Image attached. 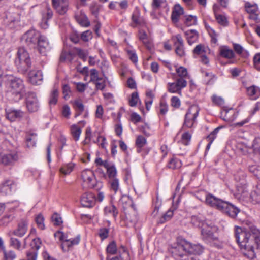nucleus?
Here are the masks:
<instances>
[{
    "label": "nucleus",
    "instance_id": "64",
    "mask_svg": "<svg viewBox=\"0 0 260 260\" xmlns=\"http://www.w3.org/2000/svg\"><path fill=\"white\" fill-rule=\"evenodd\" d=\"M253 63L255 69L260 71V53L256 54L253 57Z\"/></svg>",
    "mask_w": 260,
    "mask_h": 260
},
{
    "label": "nucleus",
    "instance_id": "19",
    "mask_svg": "<svg viewBox=\"0 0 260 260\" xmlns=\"http://www.w3.org/2000/svg\"><path fill=\"white\" fill-rule=\"evenodd\" d=\"M28 76L30 82L34 85H40L43 81V74L40 70L30 71Z\"/></svg>",
    "mask_w": 260,
    "mask_h": 260
},
{
    "label": "nucleus",
    "instance_id": "52",
    "mask_svg": "<svg viewBox=\"0 0 260 260\" xmlns=\"http://www.w3.org/2000/svg\"><path fill=\"white\" fill-rule=\"evenodd\" d=\"M127 55L129 59L134 63L138 62V57L136 54V51L134 50L126 49Z\"/></svg>",
    "mask_w": 260,
    "mask_h": 260
},
{
    "label": "nucleus",
    "instance_id": "54",
    "mask_svg": "<svg viewBox=\"0 0 260 260\" xmlns=\"http://www.w3.org/2000/svg\"><path fill=\"white\" fill-rule=\"evenodd\" d=\"M3 252L5 260H14L16 258V254L13 250L7 251L5 249Z\"/></svg>",
    "mask_w": 260,
    "mask_h": 260
},
{
    "label": "nucleus",
    "instance_id": "50",
    "mask_svg": "<svg viewBox=\"0 0 260 260\" xmlns=\"http://www.w3.org/2000/svg\"><path fill=\"white\" fill-rule=\"evenodd\" d=\"M253 230L254 231L253 242L257 245V248L260 249V231L256 226Z\"/></svg>",
    "mask_w": 260,
    "mask_h": 260
},
{
    "label": "nucleus",
    "instance_id": "8",
    "mask_svg": "<svg viewBox=\"0 0 260 260\" xmlns=\"http://www.w3.org/2000/svg\"><path fill=\"white\" fill-rule=\"evenodd\" d=\"M199 111V108L196 106H191L188 109L185 116L183 127L191 128L193 126L198 116Z\"/></svg>",
    "mask_w": 260,
    "mask_h": 260
},
{
    "label": "nucleus",
    "instance_id": "29",
    "mask_svg": "<svg viewBox=\"0 0 260 260\" xmlns=\"http://www.w3.org/2000/svg\"><path fill=\"white\" fill-rule=\"evenodd\" d=\"M220 55L222 57L228 59H232L235 56L234 51L226 46L220 48Z\"/></svg>",
    "mask_w": 260,
    "mask_h": 260
},
{
    "label": "nucleus",
    "instance_id": "35",
    "mask_svg": "<svg viewBox=\"0 0 260 260\" xmlns=\"http://www.w3.org/2000/svg\"><path fill=\"white\" fill-rule=\"evenodd\" d=\"M73 106L76 111V117L80 115L84 110V106L80 100H75L73 102Z\"/></svg>",
    "mask_w": 260,
    "mask_h": 260
},
{
    "label": "nucleus",
    "instance_id": "3",
    "mask_svg": "<svg viewBox=\"0 0 260 260\" xmlns=\"http://www.w3.org/2000/svg\"><path fill=\"white\" fill-rule=\"evenodd\" d=\"M15 63L18 72L22 74L25 73L31 68V61L29 54L24 48L18 49Z\"/></svg>",
    "mask_w": 260,
    "mask_h": 260
},
{
    "label": "nucleus",
    "instance_id": "43",
    "mask_svg": "<svg viewBox=\"0 0 260 260\" xmlns=\"http://www.w3.org/2000/svg\"><path fill=\"white\" fill-rule=\"evenodd\" d=\"M90 82L94 83L97 81L102 80V78L99 76V72L95 69H92L90 71Z\"/></svg>",
    "mask_w": 260,
    "mask_h": 260
},
{
    "label": "nucleus",
    "instance_id": "21",
    "mask_svg": "<svg viewBox=\"0 0 260 260\" xmlns=\"http://www.w3.org/2000/svg\"><path fill=\"white\" fill-rule=\"evenodd\" d=\"M221 117L225 121L232 122L236 118L237 113L233 108L227 109L224 108L221 112Z\"/></svg>",
    "mask_w": 260,
    "mask_h": 260
},
{
    "label": "nucleus",
    "instance_id": "25",
    "mask_svg": "<svg viewBox=\"0 0 260 260\" xmlns=\"http://www.w3.org/2000/svg\"><path fill=\"white\" fill-rule=\"evenodd\" d=\"M247 92L249 98L252 100H255L260 96V88L255 85L247 87Z\"/></svg>",
    "mask_w": 260,
    "mask_h": 260
},
{
    "label": "nucleus",
    "instance_id": "26",
    "mask_svg": "<svg viewBox=\"0 0 260 260\" xmlns=\"http://www.w3.org/2000/svg\"><path fill=\"white\" fill-rule=\"evenodd\" d=\"M185 35L186 37L187 42L190 45L196 42L198 40L199 34L194 29H190L185 31Z\"/></svg>",
    "mask_w": 260,
    "mask_h": 260
},
{
    "label": "nucleus",
    "instance_id": "36",
    "mask_svg": "<svg viewBox=\"0 0 260 260\" xmlns=\"http://www.w3.org/2000/svg\"><path fill=\"white\" fill-rule=\"evenodd\" d=\"M37 141V134L32 133L28 135L26 138V145L28 148L35 146Z\"/></svg>",
    "mask_w": 260,
    "mask_h": 260
},
{
    "label": "nucleus",
    "instance_id": "5",
    "mask_svg": "<svg viewBox=\"0 0 260 260\" xmlns=\"http://www.w3.org/2000/svg\"><path fill=\"white\" fill-rule=\"evenodd\" d=\"M55 237L58 238L60 241H62L61 245L63 251H67L74 245L78 244L80 241V236H78L76 238L68 239L67 236L61 231H57L54 234Z\"/></svg>",
    "mask_w": 260,
    "mask_h": 260
},
{
    "label": "nucleus",
    "instance_id": "22",
    "mask_svg": "<svg viewBox=\"0 0 260 260\" xmlns=\"http://www.w3.org/2000/svg\"><path fill=\"white\" fill-rule=\"evenodd\" d=\"M75 18L76 21L82 26L87 27L90 26V21L85 15L82 11L77 12L75 13Z\"/></svg>",
    "mask_w": 260,
    "mask_h": 260
},
{
    "label": "nucleus",
    "instance_id": "16",
    "mask_svg": "<svg viewBox=\"0 0 260 260\" xmlns=\"http://www.w3.org/2000/svg\"><path fill=\"white\" fill-rule=\"evenodd\" d=\"M224 201L216 198L212 194L209 193L206 197V203L208 205L214 207L218 210H220Z\"/></svg>",
    "mask_w": 260,
    "mask_h": 260
},
{
    "label": "nucleus",
    "instance_id": "57",
    "mask_svg": "<svg viewBox=\"0 0 260 260\" xmlns=\"http://www.w3.org/2000/svg\"><path fill=\"white\" fill-rule=\"evenodd\" d=\"M42 242L40 238H37L33 239L30 243V246L31 247L33 251H38L40 248Z\"/></svg>",
    "mask_w": 260,
    "mask_h": 260
},
{
    "label": "nucleus",
    "instance_id": "9",
    "mask_svg": "<svg viewBox=\"0 0 260 260\" xmlns=\"http://www.w3.org/2000/svg\"><path fill=\"white\" fill-rule=\"evenodd\" d=\"M41 36L39 31L35 29H30L22 36V40L28 46L35 47Z\"/></svg>",
    "mask_w": 260,
    "mask_h": 260
},
{
    "label": "nucleus",
    "instance_id": "39",
    "mask_svg": "<svg viewBox=\"0 0 260 260\" xmlns=\"http://www.w3.org/2000/svg\"><path fill=\"white\" fill-rule=\"evenodd\" d=\"M21 242L16 238L10 237V246L17 250H21Z\"/></svg>",
    "mask_w": 260,
    "mask_h": 260
},
{
    "label": "nucleus",
    "instance_id": "44",
    "mask_svg": "<svg viewBox=\"0 0 260 260\" xmlns=\"http://www.w3.org/2000/svg\"><path fill=\"white\" fill-rule=\"evenodd\" d=\"M74 164L69 163L63 165L60 169V171L62 174L68 175L70 174L73 170Z\"/></svg>",
    "mask_w": 260,
    "mask_h": 260
},
{
    "label": "nucleus",
    "instance_id": "1",
    "mask_svg": "<svg viewBox=\"0 0 260 260\" xmlns=\"http://www.w3.org/2000/svg\"><path fill=\"white\" fill-rule=\"evenodd\" d=\"M253 229H255V226L249 223L247 227L241 228L236 226L235 229V237L241 252L245 257L250 259L256 257L253 242Z\"/></svg>",
    "mask_w": 260,
    "mask_h": 260
},
{
    "label": "nucleus",
    "instance_id": "48",
    "mask_svg": "<svg viewBox=\"0 0 260 260\" xmlns=\"http://www.w3.org/2000/svg\"><path fill=\"white\" fill-rule=\"evenodd\" d=\"M106 214H112L113 217L116 218L118 214V211L116 207L114 205L107 206L104 209Z\"/></svg>",
    "mask_w": 260,
    "mask_h": 260
},
{
    "label": "nucleus",
    "instance_id": "53",
    "mask_svg": "<svg viewBox=\"0 0 260 260\" xmlns=\"http://www.w3.org/2000/svg\"><path fill=\"white\" fill-rule=\"evenodd\" d=\"M176 73L180 78H186L188 77L187 69L183 67H180L176 69Z\"/></svg>",
    "mask_w": 260,
    "mask_h": 260
},
{
    "label": "nucleus",
    "instance_id": "6",
    "mask_svg": "<svg viewBox=\"0 0 260 260\" xmlns=\"http://www.w3.org/2000/svg\"><path fill=\"white\" fill-rule=\"evenodd\" d=\"M25 103L26 109L29 113L36 112L40 108L39 100L36 94L33 92H29L27 94Z\"/></svg>",
    "mask_w": 260,
    "mask_h": 260
},
{
    "label": "nucleus",
    "instance_id": "59",
    "mask_svg": "<svg viewBox=\"0 0 260 260\" xmlns=\"http://www.w3.org/2000/svg\"><path fill=\"white\" fill-rule=\"evenodd\" d=\"M107 253L111 254H114L117 251V247L116 243L114 241H112L109 244L107 247Z\"/></svg>",
    "mask_w": 260,
    "mask_h": 260
},
{
    "label": "nucleus",
    "instance_id": "27",
    "mask_svg": "<svg viewBox=\"0 0 260 260\" xmlns=\"http://www.w3.org/2000/svg\"><path fill=\"white\" fill-rule=\"evenodd\" d=\"M144 23V21L140 16V12L138 11H135L132 16L131 26L133 27L141 25Z\"/></svg>",
    "mask_w": 260,
    "mask_h": 260
},
{
    "label": "nucleus",
    "instance_id": "47",
    "mask_svg": "<svg viewBox=\"0 0 260 260\" xmlns=\"http://www.w3.org/2000/svg\"><path fill=\"white\" fill-rule=\"evenodd\" d=\"M197 22V17L195 16L189 15L186 16L184 23L186 26H190L196 25Z\"/></svg>",
    "mask_w": 260,
    "mask_h": 260
},
{
    "label": "nucleus",
    "instance_id": "17",
    "mask_svg": "<svg viewBox=\"0 0 260 260\" xmlns=\"http://www.w3.org/2000/svg\"><path fill=\"white\" fill-rule=\"evenodd\" d=\"M15 187L16 184L13 180H6L0 185V192L7 195L10 194Z\"/></svg>",
    "mask_w": 260,
    "mask_h": 260
},
{
    "label": "nucleus",
    "instance_id": "56",
    "mask_svg": "<svg viewBox=\"0 0 260 260\" xmlns=\"http://www.w3.org/2000/svg\"><path fill=\"white\" fill-rule=\"evenodd\" d=\"M172 40L173 41L175 46H184L183 40L181 35L177 34L176 35L172 36Z\"/></svg>",
    "mask_w": 260,
    "mask_h": 260
},
{
    "label": "nucleus",
    "instance_id": "28",
    "mask_svg": "<svg viewBox=\"0 0 260 260\" xmlns=\"http://www.w3.org/2000/svg\"><path fill=\"white\" fill-rule=\"evenodd\" d=\"M38 47V50L41 54L45 55L46 48L48 46V43L46 40V37L41 36L37 43Z\"/></svg>",
    "mask_w": 260,
    "mask_h": 260
},
{
    "label": "nucleus",
    "instance_id": "46",
    "mask_svg": "<svg viewBox=\"0 0 260 260\" xmlns=\"http://www.w3.org/2000/svg\"><path fill=\"white\" fill-rule=\"evenodd\" d=\"M249 171L260 180V166L256 165H249Z\"/></svg>",
    "mask_w": 260,
    "mask_h": 260
},
{
    "label": "nucleus",
    "instance_id": "60",
    "mask_svg": "<svg viewBox=\"0 0 260 260\" xmlns=\"http://www.w3.org/2000/svg\"><path fill=\"white\" fill-rule=\"evenodd\" d=\"M233 49L234 51L239 55H242L243 53L247 54V52L240 44L233 43Z\"/></svg>",
    "mask_w": 260,
    "mask_h": 260
},
{
    "label": "nucleus",
    "instance_id": "15",
    "mask_svg": "<svg viewBox=\"0 0 260 260\" xmlns=\"http://www.w3.org/2000/svg\"><path fill=\"white\" fill-rule=\"evenodd\" d=\"M80 202L83 207L90 208L95 205L96 198L92 193H84L81 197Z\"/></svg>",
    "mask_w": 260,
    "mask_h": 260
},
{
    "label": "nucleus",
    "instance_id": "10",
    "mask_svg": "<svg viewBox=\"0 0 260 260\" xmlns=\"http://www.w3.org/2000/svg\"><path fill=\"white\" fill-rule=\"evenodd\" d=\"M81 177L85 187L93 188L96 185V179L93 172L89 169L85 170L82 172Z\"/></svg>",
    "mask_w": 260,
    "mask_h": 260
},
{
    "label": "nucleus",
    "instance_id": "18",
    "mask_svg": "<svg viewBox=\"0 0 260 260\" xmlns=\"http://www.w3.org/2000/svg\"><path fill=\"white\" fill-rule=\"evenodd\" d=\"M188 255H200L203 252L204 247L199 244H192L186 240Z\"/></svg>",
    "mask_w": 260,
    "mask_h": 260
},
{
    "label": "nucleus",
    "instance_id": "13",
    "mask_svg": "<svg viewBox=\"0 0 260 260\" xmlns=\"http://www.w3.org/2000/svg\"><path fill=\"white\" fill-rule=\"evenodd\" d=\"M53 8L59 15H64L68 10V0H52Z\"/></svg>",
    "mask_w": 260,
    "mask_h": 260
},
{
    "label": "nucleus",
    "instance_id": "49",
    "mask_svg": "<svg viewBox=\"0 0 260 260\" xmlns=\"http://www.w3.org/2000/svg\"><path fill=\"white\" fill-rule=\"evenodd\" d=\"M168 90L171 93H178L179 94L181 91L175 82L168 83Z\"/></svg>",
    "mask_w": 260,
    "mask_h": 260
},
{
    "label": "nucleus",
    "instance_id": "7",
    "mask_svg": "<svg viewBox=\"0 0 260 260\" xmlns=\"http://www.w3.org/2000/svg\"><path fill=\"white\" fill-rule=\"evenodd\" d=\"M19 158L17 152L10 151L0 154V164L5 166H13Z\"/></svg>",
    "mask_w": 260,
    "mask_h": 260
},
{
    "label": "nucleus",
    "instance_id": "33",
    "mask_svg": "<svg viewBox=\"0 0 260 260\" xmlns=\"http://www.w3.org/2000/svg\"><path fill=\"white\" fill-rule=\"evenodd\" d=\"M58 89L54 87L51 92L49 98L48 103L50 106L55 105L56 104L58 101Z\"/></svg>",
    "mask_w": 260,
    "mask_h": 260
},
{
    "label": "nucleus",
    "instance_id": "38",
    "mask_svg": "<svg viewBox=\"0 0 260 260\" xmlns=\"http://www.w3.org/2000/svg\"><path fill=\"white\" fill-rule=\"evenodd\" d=\"M71 132L75 140L78 141L81 134V128L77 125L73 124L71 126Z\"/></svg>",
    "mask_w": 260,
    "mask_h": 260
},
{
    "label": "nucleus",
    "instance_id": "40",
    "mask_svg": "<svg viewBox=\"0 0 260 260\" xmlns=\"http://www.w3.org/2000/svg\"><path fill=\"white\" fill-rule=\"evenodd\" d=\"M216 19L219 24L224 27H226L229 25V21L226 17L221 14H217L215 13Z\"/></svg>",
    "mask_w": 260,
    "mask_h": 260
},
{
    "label": "nucleus",
    "instance_id": "30",
    "mask_svg": "<svg viewBox=\"0 0 260 260\" xmlns=\"http://www.w3.org/2000/svg\"><path fill=\"white\" fill-rule=\"evenodd\" d=\"M147 144L146 139L142 135H139L137 137L136 140V146L137 148V151L138 153H141L142 148Z\"/></svg>",
    "mask_w": 260,
    "mask_h": 260
},
{
    "label": "nucleus",
    "instance_id": "55",
    "mask_svg": "<svg viewBox=\"0 0 260 260\" xmlns=\"http://www.w3.org/2000/svg\"><path fill=\"white\" fill-rule=\"evenodd\" d=\"M139 39L142 41L144 44L148 48H150L151 44L150 42L147 39V35L144 31L140 32Z\"/></svg>",
    "mask_w": 260,
    "mask_h": 260
},
{
    "label": "nucleus",
    "instance_id": "2",
    "mask_svg": "<svg viewBox=\"0 0 260 260\" xmlns=\"http://www.w3.org/2000/svg\"><path fill=\"white\" fill-rule=\"evenodd\" d=\"M4 76L7 78L8 81L7 83L8 92L15 96V101L20 100L25 92L23 81L19 78L14 77L11 75H4L1 71L0 77L3 78Z\"/></svg>",
    "mask_w": 260,
    "mask_h": 260
},
{
    "label": "nucleus",
    "instance_id": "24",
    "mask_svg": "<svg viewBox=\"0 0 260 260\" xmlns=\"http://www.w3.org/2000/svg\"><path fill=\"white\" fill-rule=\"evenodd\" d=\"M183 14V9L179 4L174 6L173 10L171 15V19L173 22L177 23L179 21V18L182 14Z\"/></svg>",
    "mask_w": 260,
    "mask_h": 260
},
{
    "label": "nucleus",
    "instance_id": "34",
    "mask_svg": "<svg viewBox=\"0 0 260 260\" xmlns=\"http://www.w3.org/2000/svg\"><path fill=\"white\" fill-rule=\"evenodd\" d=\"M191 222L194 226L200 228L201 229H202V228L207 227L208 224L200 217L196 216H192Z\"/></svg>",
    "mask_w": 260,
    "mask_h": 260
},
{
    "label": "nucleus",
    "instance_id": "11",
    "mask_svg": "<svg viewBox=\"0 0 260 260\" xmlns=\"http://www.w3.org/2000/svg\"><path fill=\"white\" fill-rule=\"evenodd\" d=\"M201 238L206 243L212 244L213 242L217 241L218 238L214 235L212 228L207 225V227L202 228L201 229Z\"/></svg>",
    "mask_w": 260,
    "mask_h": 260
},
{
    "label": "nucleus",
    "instance_id": "20",
    "mask_svg": "<svg viewBox=\"0 0 260 260\" xmlns=\"http://www.w3.org/2000/svg\"><path fill=\"white\" fill-rule=\"evenodd\" d=\"M27 225L26 220H21L18 224L17 228L12 232V234L19 237H23L27 231Z\"/></svg>",
    "mask_w": 260,
    "mask_h": 260
},
{
    "label": "nucleus",
    "instance_id": "37",
    "mask_svg": "<svg viewBox=\"0 0 260 260\" xmlns=\"http://www.w3.org/2000/svg\"><path fill=\"white\" fill-rule=\"evenodd\" d=\"M182 166L181 161L178 159L173 158L169 161L167 167L171 169H177L180 168Z\"/></svg>",
    "mask_w": 260,
    "mask_h": 260
},
{
    "label": "nucleus",
    "instance_id": "42",
    "mask_svg": "<svg viewBox=\"0 0 260 260\" xmlns=\"http://www.w3.org/2000/svg\"><path fill=\"white\" fill-rule=\"evenodd\" d=\"M205 81L208 85H212L217 79L216 76L211 72H205Z\"/></svg>",
    "mask_w": 260,
    "mask_h": 260
},
{
    "label": "nucleus",
    "instance_id": "58",
    "mask_svg": "<svg viewBox=\"0 0 260 260\" xmlns=\"http://www.w3.org/2000/svg\"><path fill=\"white\" fill-rule=\"evenodd\" d=\"M251 197L253 201L258 203L260 202V187L251 192Z\"/></svg>",
    "mask_w": 260,
    "mask_h": 260
},
{
    "label": "nucleus",
    "instance_id": "31",
    "mask_svg": "<svg viewBox=\"0 0 260 260\" xmlns=\"http://www.w3.org/2000/svg\"><path fill=\"white\" fill-rule=\"evenodd\" d=\"M23 115V112L20 110H13L7 113V117L10 121H14L16 119L22 117Z\"/></svg>",
    "mask_w": 260,
    "mask_h": 260
},
{
    "label": "nucleus",
    "instance_id": "51",
    "mask_svg": "<svg viewBox=\"0 0 260 260\" xmlns=\"http://www.w3.org/2000/svg\"><path fill=\"white\" fill-rule=\"evenodd\" d=\"M139 101L138 93L134 92L132 93L131 98L129 100V104L131 107H135L137 105Z\"/></svg>",
    "mask_w": 260,
    "mask_h": 260
},
{
    "label": "nucleus",
    "instance_id": "61",
    "mask_svg": "<svg viewBox=\"0 0 260 260\" xmlns=\"http://www.w3.org/2000/svg\"><path fill=\"white\" fill-rule=\"evenodd\" d=\"M191 137V135L188 132L183 133L181 137V142L184 145H188L190 141Z\"/></svg>",
    "mask_w": 260,
    "mask_h": 260
},
{
    "label": "nucleus",
    "instance_id": "45",
    "mask_svg": "<svg viewBox=\"0 0 260 260\" xmlns=\"http://www.w3.org/2000/svg\"><path fill=\"white\" fill-rule=\"evenodd\" d=\"M173 215V211L169 209L158 220V223L162 224L171 219Z\"/></svg>",
    "mask_w": 260,
    "mask_h": 260
},
{
    "label": "nucleus",
    "instance_id": "63",
    "mask_svg": "<svg viewBox=\"0 0 260 260\" xmlns=\"http://www.w3.org/2000/svg\"><path fill=\"white\" fill-rule=\"evenodd\" d=\"M205 52L204 46L203 44H200L196 46L193 50V53L197 55H201Z\"/></svg>",
    "mask_w": 260,
    "mask_h": 260
},
{
    "label": "nucleus",
    "instance_id": "23",
    "mask_svg": "<svg viewBox=\"0 0 260 260\" xmlns=\"http://www.w3.org/2000/svg\"><path fill=\"white\" fill-rule=\"evenodd\" d=\"M42 16V20L40 23V25L42 29H46L49 26L48 20L52 17V11L50 8L47 7L46 11L43 12Z\"/></svg>",
    "mask_w": 260,
    "mask_h": 260
},
{
    "label": "nucleus",
    "instance_id": "32",
    "mask_svg": "<svg viewBox=\"0 0 260 260\" xmlns=\"http://www.w3.org/2000/svg\"><path fill=\"white\" fill-rule=\"evenodd\" d=\"M105 168L107 170V172L110 179L112 178H116L115 176L117 174V170L114 164L108 162L107 165H105Z\"/></svg>",
    "mask_w": 260,
    "mask_h": 260
},
{
    "label": "nucleus",
    "instance_id": "41",
    "mask_svg": "<svg viewBox=\"0 0 260 260\" xmlns=\"http://www.w3.org/2000/svg\"><path fill=\"white\" fill-rule=\"evenodd\" d=\"M110 189L116 193L119 189V183L118 179L112 178L109 180Z\"/></svg>",
    "mask_w": 260,
    "mask_h": 260
},
{
    "label": "nucleus",
    "instance_id": "14",
    "mask_svg": "<svg viewBox=\"0 0 260 260\" xmlns=\"http://www.w3.org/2000/svg\"><path fill=\"white\" fill-rule=\"evenodd\" d=\"M220 210L232 218L236 217L240 211V210L235 206L225 201Z\"/></svg>",
    "mask_w": 260,
    "mask_h": 260
},
{
    "label": "nucleus",
    "instance_id": "62",
    "mask_svg": "<svg viewBox=\"0 0 260 260\" xmlns=\"http://www.w3.org/2000/svg\"><path fill=\"white\" fill-rule=\"evenodd\" d=\"M44 220V217L41 214H39L36 217V222L38 225V228L41 230H44L45 228Z\"/></svg>",
    "mask_w": 260,
    "mask_h": 260
},
{
    "label": "nucleus",
    "instance_id": "4",
    "mask_svg": "<svg viewBox=\"0 0 260 260\" xmlns=\"http://www.w3.org/2000/svg\"><path fill=\"white\" fill-rule=\"evenodd\" d=\"M186 240L183 238H178L176 243H174L170 248L172 256L176 260H187L189 259Z\"/></svg>",
    "mask_w": 260,
    "mask_h": 260
},
{
    "label": "nucleus",
    "instance_id": "12",
    "mask_svg": "<svg viewBox=\"0 0 260 260\" xmlns=\"http://www.w3.org/2000/svg\"><path fill=\"white\" fill-rule=\"evenodd\" d=\"M246 175L242 171H240L236 174L235 175V179L237 182H240L239 184H237L236 185L237 190L238 191V194L243 196H244V193L246 192Z\"/></svg>",
    "mask_w": 260,
    "mask_h": 260
}]
</instances>
